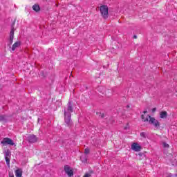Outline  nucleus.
Returning a JSON list of instances; mask_svg holds the SVG:
<instances>
[{"label": "nucleus", "mask_w": 177, "mask_h": 177, "mask_svg": "<svg viewBox=\"0 0 177 177\" xmlns=\"http://www.w3.org/2000/svg\"><path fill=\"white\" fill-rule=\"evenodd\" d=\"M100 11L103 19L109 17V7L106 5H102L100 7Z\"/></svg>", "instance_id": "obj_3"}, {"label": "nucleus", "mask_w": 177, "mask_h": 177, "mask_svg": "<svg viewBox=\"0 0 177 177\" xmlns=\"http://www.w3.org/2000/svg\"><path fill=\"white\" fill-rule=\"evenodd\" d=\"M32 9L33 10H35V12H39V6L37 5V4H35L33 6H32Z\"/></svg>", "instance_id": "obj_13"}, {"label": "nucleus", "mask_w": 177, "mask_h": 177, "mask_svg": "<svg viewBox=\"0 0 177 177\" xmlns=\"http://www.w3.org/2000/svg\"><path fill=\"white\" fill-rule=\"evenodd\" d=\"M160 118H167V117H168V113L167 111H162L160 112Z\"/></svg>", "instance_id": "obj_11"}, {"label": "nucleus", "mask_w": 177, "mask_h": 177, "mask_svg": "<svg viewBox=\"0 0 177 177\" xmlns=\"http://www.w3.org/2000/svg\"><path fill=\"white\" fill-rule=\"evenodd\" d=\"M9 177H15V176L12 175V176H10Z\"/></svg>", "instance_id": "obj_27"}, {"label": "nucleus", "mask_w": 177, "mask_h": 177, "mask_svg": "<svg viewBox=\"0 0 177 177\" xmlns=\"http://www.w3.org/2000/svg\"><path fill=\"white\" fill-rule=\"evenodd\" d=\"M13 38H15V29L14 28H12L10 32L9 45H12V44H13Z\"/></svg>", "instance_id": "obj_8"}, {"label": "nucleus", "mask_w": 177, "mask_h": 177, "mask_svg": "<svg viewBox=\"0 0 177 177\" xmlns=\"http://www.w3.org/2000/svg\"><path fill=\"white\" fill-rule=\"evenodd\" d=\"M131 149L132 150H134V151H140V150H142V147L138 143H133L131 145Z\"/></svg>", "instance_id": "obj_7"}, {"label": "nucleus", "mask_w": 177, "mask_h": 177, "mask_svg": "<svg viewBox=\"0 0 177 177\" xmlns=\"http://www.w3.org/2000/svg\"><path fill=\"white\" fill-rule=\"evenodd\" d=\"M64 116H65V122L67 126L71 124V113L74 111V107H73V101H68L67 107L64 109Z\"/></svg>", "instance_id": "obj_1"}, {"label": "nucleus", "mask_w": 177, "mask_h": 177, "mask_svg": "<svg viewBox=\"0 0 177 177\" xmlns=\"http://www.w3.org/2000/svg\"><path fill=\"white\" fill-rule=\"evenodd\" d=\"M22 175H23V171H21V169H18L15 171L16 177H21Z\"/></svg>", "instance_id": "obj_10"}, {"label": "nucleus", "mask_w": 177, "mask_h": 177, "mask_svg": "<svg viewBox=\"0 0 177 177\" xmlns=\"http://www.w3.org/2000/svg\"><path fill=\"white\" fill-rule=\"evenodd\" d=\"M20 45H21V43L20 41H17L15 42L12 47V50H16L17 48H19V46H20Z\"/></svg>", "instance_id": "obj_9"}, {"label": "nucleus", "mask_w": 177, "mask_h": 177, "mask_svg": "<svg viewBox=\"0 0 177 177\" xmlns=\"http://www.w3.org/2000/svg\"><path fill=\"white\" fill-rule=\"evenodd\" d=\"M143 113L144 114H146V113H147V111H144Z\"/></svg>", "instance_id": "obj_25"}, {"label": "nucleus", "mask_w": 177, "mask_h": 177, "mask_svg": "<svg viewBox=\"0 0 177 177\" xmlns=\"http://www.w3.org/2000/svg\"><path fill=\"white\" fill-rule=\"evenodd\" d=\"M1 145H3V146H6L8 145H10V146H13L15 145V142H13V140L9 138H5L1 141Z\"/></svg>", "instance_id": "obj_4"}, {"label": "nucleus", "mask_w": 177, "mask_h": 177, "mask_svg": "<svg viewBox=\"0 0 177 177\" xmlns=\"http://www.w3.org/2000/svg\"><path fill=\"white\" fill-rule=\"evenodd\" d=\"M156 110H157V109L156 108L152 109V113H156Z\"/></svg>", "instance_id": "obj_23"}, {"label": "nucleus", "mask_w": 177, "mask_h": 177, "mask_svg": "<svg viewBox=\"0 0 177 177\" xmlns=\"http://www.w3.org/2000/svg\"><path fill=\"white\" fill-rule=\"evenodd\" d=\"M163 147H169V145L167 144V142L163 143Z\"/></svg>", "instance_id": "obj_20"}, {"label": "nucleus", "mask_w": 177, "mask_h": 177, "mask_svg": "<svg viewBox=\"0 0 177 177\" xmlns=\"http://www.w3.org/2000/svg\"><path fill=\"white\" fill-rule=\"evenodd\" d=\"M83 177H91V174H86Z\"/></svg>", "instance_id": "obj_21"}, {"label": "nucleus", "mask_w": 177, "mask_h": 177, "mask_svg": "<svg viewBox=\"0 0 177 177\" xmlns=\"http://www.w3.org/2000/svg\"><path fill=\"white\" fill-rule=\"evenodd\" d=\"M127 107H129V105H127Z\"/></svg>", "instance_id": "obj_28"}, {"label": "nucleus", "mask_w": 177, "mask_h": 177, "mask_svg": "<svg viewBox=\"0 0 177 177\" xmlns=\"http://www.w3.org/2000/svg\"><path fill=\"white\" fill-rule=\"evenodd\" d=\"M124 129H127V127H125Z\"/></svg>", "instance_id": "obj_29"}, {"label": "nucleus", "mask_w": 177, "mask_h": 177, "mask_svg": "<svg viewBox=\"0 0 177 177\" xmlns=\"http://www.w3.org/2000/svg\"><path fill=\"white\" fill-rule=\"evenodd\" d=\"M133 38H134L135 39H136V38H138V36L134 35V36H133Z\"/></svg>", "instance_id": "obj_24"}, {"label": "nucleus", "mask_w": 177, "mask_h": 177, "mask_svg": "<svg viewBox=\"0 0 177 177\" xmlns=\"http://www.w3.org/2000/svg\"><path fill=\"white\" fill-rule=\"evenodd\" d=\"M38 140V138H37V136L35 135H29L28 136V141L29 143H35Z\"/></svg>", "instance_id": "obj_6"}, {"label": "nucleus", "mask_w": 177, "mask_h": 177, "mask_svg": "<svg viewBox=\"0 0 177 177\" xmlns=\"http://www.w3.org/2000/svg\"><path fill=\"white\" fill-rule=\"evenodd\" d=\"M140 135L141 138H144L145 139L147 138V133L146 132H141Z\"/></svg>", "instance_id": "obj_15"}, {"label": "nucleus", "mask_w": 177, "mask_h": 177, "mask_svg": "<svg viewBox=\"0 0 177 177\" xmlns=\"http://www.w3.org/2000/svg\"><path fill=\"white\" fill-rule=\"evenodd\" d=\"M5 160L8 167H10V159L9 158V157H6Z\"/></svg>", "instance_id": "obj_14"}, {"label": "nucleus", "mask_w": 177, "mask_h": 177, "mask_svg": "<svg viewBox=\"0 0 177 177\" xmlns=\"http://www.w3.org/2000/svg\"><path fill=\"white\" fill-rule=\"evenodd\" d=\"M80 160L81 161H82V162H88V157L86 156V155H83L80 157Z\"/></svg>", "instance_id": "obj_12"}, {"label": "nucleus", "mask_w": 177, "mask_h": 177, "mask_svg": "<svg viewBox=\"0 0 177 177\" xmlns=\"http://www.w3.org/2000/svg\"><path fill=\"white\" fill-rule=\"evenodd\" d=\"M64 171L69 177H71L74 175V171H73L72 168L67 165L64 166Z\"/></svg>", "instance_id": "obj_5"}, {"label": "nucleus", "mask_w": 177, "mask_h": 177, "mask_svg": "<svg viewBox=\"0 0 177 177\" xmlns=\"http://www.w3.org/2000/svg\"><path fill=\"white\" fill-rule=\"evenodd\" d=\"M84 153H86V154H89V149L86 148V149H84Z\"/></svg>", "instance_id": "obj_19"}, {"label": "nucleus", "mask_w": 177, "mask_h": 177, "mask_svg": "<svg viewBox=\"0 0 177 177\" xmlns=\"http://www.w3.org/2000/svg\"><path fill=\"white\" fill-rule=\"evenodd\" d=\"M10 156V151H7L5 153V158L9 157Z\"/></svg>", "instance_id": "obj_17"}, {"label": "nucleus", "mask_w": 177, "mask_h": 177, "mask_svg": "<svg viewBox=\"0 0 177 177\" xmlns=\"http://www.w3.org/2000/svg\"><path fill=\"white\" fill-rule=\"evenodd\" d=\"M98 115L99 117H101V118H104V113H99Z\"/></svg>", "instance_id": "obj_18"}, {"label": "nucleus", "mask_w": 177, "mask_h": 177, "mask_svg": "<svg viewBox=\"0 0 177 177\" xmlns=\"http://www.w3.org/2000/svg\"><path fill=\"white\" fill-rule=\"evenodd\" d=\"M141 118L143 122H147V121H149V124H151V125H153L156 129H158V128H160V122L156 120V118H151V116L149 115L146 118L145 117V115H142Z\"/></svg>", "instance_id": "obj_2"}, {"label": "nucleus", "mask_w": 177, "mask_h": 177, "mask_svg": "<svg viewBox=\"0 0 177 177\" xmlns=\"http://www.w3.org/2000/svg\"><path fill=\"white\" fill-rule=\"evenodd\" d=\"M6 120V116L5 115H0V121H5Z\"/></svg>", "instance_id": "obj_16"}, {"label": "nucleus", "mask_w": 177, "mask_h": 177, "mask_svg": "<svg viewBox=\"0 0 177 177\" xmlns=\"http://www.w3.org/2000/svg\"><path fill=\"white\" fill-rule=\"evenodd\" d=\"M98 89H102V86L98 87Z\"/></svg>", "instance_id": "obj_26"}, {"label": "nucleus", "mask_w": 177, "mask_h": 177, "mask_svg": "<svg viewBox=\"0 0 177 177\" xmlns=\"http://www.w3.org/2000/svg\"><path fill=\"white\" fill-rule=\"evenodd\" d=\"M139 156H140V157H144L145 153H139Z\"/></svg>", "instance_id": "obj_22"}]
</instances>
